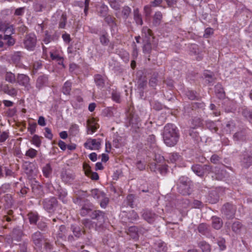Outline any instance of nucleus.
<instances>
[{"label": "nucleus", "mask_w": 252, "mask_h": 252, "mask_svg": "<svg viewBox=\"0 0 252 252\" xmlns=\"http://www.w3.org/2000/svg\"><path fill=\"white\" fill-rule=\"evenodd\" d=\"M163 139L165 144L169 147L174 146L177 144L179 139V134L175 125L168 124L164 126Z\"/></svg>", "instance_id": "1"}, {"label": "nucleus", "mask_w": 252, "mask_h": 252, "mask_svg": "<svg viewBox=\"0 0 252 252\" xmlns=\"http://www.w3.org/2000/svg\"><path fill=\"white\" fill-rule=\"evenodd\" d=\"M93 206L92 204H85L80 210V215L82 216H90L92 219H97L100 222L104 221V213L99 211H93Z\"/></svg>", "instance_id": "2"}, {"label": "nucleus", "mask_w": 252, "mask_h": 252, "mask_svg": "<svg viewBox=\"0 0 252 252\" xmlns=\"http://www.w3.org/2000/svg\"><path fill=\"white\" fill-rule=\"evenodd\" d=\"M179 191L183 195L189 194V179L182 176L179 180Z\"/></svg>", "instance_id": "3"}, {"label": "nucleus", "mask_w": 252, "mask_h": 252, "mask_svg": "<svg viewBox=\"0 0 252 252\" xmlns=\"http://www.w3.org/2000/svg\"><path fill=\"white\" fill-rule=\"evenodd\" d=\"M191 169L195 174L200 177L212 171V167L209 165L203 166L199 164L194 165L192 166Z\"/></svg>", "instance_id": "4"}, {"label": "nucleus", "mask_w": 252, "mask_h": 252, "mask_svg": "<svg viewBox=\"0 0 252 252\" xmlns=\"http://www.w3.org/2000/svg\"><path fill=\"white\" fill-rule=\"evenodd\" d=\"M36 37L34 34L30 33L25 37L24 44L25 47L28 50L32 51L35 47Z\"/></svg>", "instance_id": "5"}, {"label": "nucleus", "mask_w": 252, "mask_h": 252, "mask_svg": "<svg viewBox=\"0 0 252 252\" xmlns=\"http://www.w3.org/2000/svg\"><path fill=\"white\" fill-rule=\"evenodd\" d=\"M16 83H18L20 86L24 87L27 90H29L31 88L30 78L27 75L20 73L18 74Z\"/></svg>", "instance_id": "6"}, {"label": "nucleus", "mask_w": 252, "mask_h": 252, "mask_svg": "<svg viewBox=\"0 0 252 252\" xmlns=\"http://www.w3.org/2000/svg\"><path fill=\"white\" fill-rule=\"evenodd\" d=\"M101 141L100 139H88L84 143V147L88 149L96 150L99 149Z\"/></svg>", "instance_id": "7"}, {"label": "nucleus", "mask_w": 252, "mask_h": 252, "mask_svg": "<svg viewBox=\"0 0 252 252\" xmlns=\"http://www.w3.org/2000/svg\"><path fill=\"white\" fill-rule=\"evenodd\" d=\"M241 163L243 167L249 168L252 164V153L245 152L241 156Z\"/></svg>", "instance_id": "8"}, {"label": "nucleus", "mask_w": 252, "mask_h": 252, "mask_svg": "<svg viewBox=\"0 0 252 252\" xmlns=\"http://www.w3.org/2000/svg\"><path fill=\"white\" fill-rule=\"evenodd\" d=\"M57 203V199L55 197L45 199L43 202L44 208L48 212L53 210Z\"/></svg>", "instance_id": "9"}, {"label": "nucleus", "mask_w": 252, "mask_h": 252, "mask_svg": "<svg viewBox=\"0 0 252 252\" xmlns=\"http://www.w3.org/2000/svg\"><path fill=\"white\" fill-rule=\"evenodd\" d=\"M222 211L229 219L234 216L235 208L231 204L227 203L225 204L222 208Z\"/></svg>", "instance_id": "10"}, {"label": "nucleus", "mask_w": 252, "mask_h": 252, "mask_svg": "<svg viewBox=\"0 0 252 252\" xmlns=\"http://www.w3.org/2000/svg\"><path fill=\"white\" fill-rule=\"evenodd\" d=\"M98 128L97 124L95 122L94 118L88 120L87 121V133L88 134H93Z\"/></svg>", "instance_id": "11"}, {"label": "nucleus", "mask_w": 252, "mask_h": 252, "mask_svg": "<svg viewBox=\"0 0 252 252\" xmlns=\"http://www.w3.org/2000/svg\"><path fill=\"white\" fill-rule=\"evenodd\" d=\"M57 17L60 18L59 28L61 29H64L66 25V22L67 20V17L66 14L61 12H58L57 13L54 15L53 18Z\"/></svg>", "instance_id": "12"}, {"label": "nucleus", "mask_w": 252, "mask_h": 252, "mask_svg": "<svg viewBox=\"0 0 252 252\" xmlns=\"http://www.w3.org/2000/svg\"><path fill=\"white\" fill-rule=\"evenodd\" d=\"M142 217L147 222L151 223L154 221L157 215L151 211L146 210L144 211Z\"/></svg>", "instance_id": "13"}, {"label": "nucleus", "mask_w": 252, "mask_h": 252, "mask_svg": "<svg viewBox=\"0 0 252 252\" xmlns=\"http://www.w3.org/2000/svg\"><path fill=\"white\" fill-rule=\"evenodd\" d=\"M232 230L234 233L240 234L245 231V228L240 221L237 220L233 223Z\"/></svg>", "instance_id": "14"}, {"label": "nucleus", "mask_w": 252, "mask_h": 252, "mask_svg": "<svg viewBox=\"0 0 252 252\" xmlns=\"http://www.w3.org/2000/svg\"><path fill=\"white\" fill-rule=\"evenodd\" d=\"M22 56V53L21 52H15L11 56V60L16 66L20 68H22L24 66L23 64L20 63V59Z\"/></svg>", "instance_id": "15"}, {"label": "nucleus", "mask_w": 252, "mask_h": 252, "mask_svg": "<svg viewBox=\"0 0 252 252\" xmlns=\"http://www.w3.org/2000/svg\"><path fill=\"white\" fill-rule=\"evenodd\" d=\"M32 240L33 243L37 246L39 247L43 240V237L41 233L37 231L33 233L32 236Z\"/></svg>", "instance_id": "16"}, {"label": "nucleus", "mask_w": 252, "mask_h": 252, "mask_svg": "<svg viewBox=\"0 0 252 252\" xmlns=\"http://www.w3.org/2000/svg\"><path fill=\"white\" fill-rule=\"evenodd\" d=\"M147 140L150 147L153 149V152L155 153L158 152V148L157 145L156 136L153 134L150 135Z\"/></svg>", "instance_id": "17"}, {"label": "nucleus", "mask_w": 252, "mask_h": 252, "mask_svg": "<svg viewBox=\"0 0 252 252\" xmlns=\"http://www.w3.org/2000/svg\"><path fill=\"white\" fill-rule=\"evenodd\" d=\"M46 4L45 0H38L34 4V10L37 12L41 11L46 7Z\"/></svg>", "instance_id": "18"}, {"label": "nucleus", "mask_w": 252, "mask_h": 252, "mask_svg": "<svg viewBox=\"0 0 252 252\" xmlns=\"http://www.w3.org/2000/svg\"><path fill=\"white\" fill-rule=\"evenodd\" d=\"M50 57L52 60L56 61L59 64H63V59L56 51L51 50L50 51Z\"/></svg>", "instance_id": "19"}, {"label": "nucleus", "mask_w": 252, "mask_h": 252, "mask_svg": "<svg viewBox=\"0 0 252 252\" xmlns=\"http://www.w3.org/2000/svg\"><path fill=\"white\" fill-rule=\"evenodd\" d=\"M43 175L46 178L51 177L52 173V168L50 163L46 164L42 168Z\"/></svg>", "instance_id": "20"}, {"label": "nucleus", "mask_w": 252, "mask_h": 252, "mask_svg": "<svg viewBox=\"0 0 252 252\" xmlns=\"http://www.w3.org/2000/svg\"><path fill=\"white\" fill-rule=\"evenodd\" d=\"M5 80L10 83L14 84L16 82L17 76L11 72H7L5 75Z\"/></svg>", "instance_id": "21"}, {"label": "nucleus", "mask_w": 252, "mask_h": 252, "mask_svg": "<svg viewBox=\"0 0 252 252\" xmlns=\"http://www.w3.org/2000/svg\"><path fill=\"white\" fill-rule=\"evenodd\" d=\"M222 225V222L221 219L218 217L212 218V226L216 229H220Z\"/></svg>", "instance_id": "22"}, {"label": "nucleus", "mask_w": 252, "mask_h": 252, "mask_svg": "<svg viewBox=\"0 0 252 252\" xmlns=\"http://www.w3.org/2000/svg\"><path fill=\"white\" fill-rule=\"evenodd\" d=\"M59 199L63 202L65 203L67 201L66 197L67 195L66 191L62 188L59 189L57 190Z\"/></svg>", "instance_id": "23"}, {"label": "nucleus", "mask_w": 252, "mask_h": 252, "mask_svg": "<svg viewBox=\"0 0 252 252\" xmlns=\"http://www.w3.org/2000/svg\"><path fill=\"white\" fill-rule=\"evenodd\" d=\"M96 10L97 12L99 13L100 15L102 16H104L107 13L108 10V7L107 5L102 3L97 6Z\"/></svg>", "instance_id": "24"}, {"label": "nucleus", "mask_w": 252, "mask_h": 252, "mask_svg": "<svg viewBox=\"0 0 252 252\" xmlns=\"http://www.w3.org/2000/svg\"><path fill=\"white\" fill-rule=\"evenodd\" d=\"M198 230L199 233L204 235H207L209 233L208 226L205 223H201L198 226Z\"/></svg>", "instance_id": "25"}, {"label": "nucleus", "mask_w": 252, "mask_h": 252, "mask_svg": "<svg viewBox=\"0 0 252 252\" xmlns=\"http://www.w3.org/2000/svg\"><path fill=\"white\" fill-rule=\"evenodd\" d=\"M134 13V19L137 24L142 25L143 24V21L141 15L139 12L138 8L135 9L133 11Z\"/></svg>", "instance_id": "26"}, {"label": "nucleus", "mask_w": 252, "mask_h": 252, "mask_svg": "<svg viewBox=\"0 0 252 252\" xmlns=\"http://www.w3.org/2000/svg\"><path fill=\"white\" fill-rule=\"evenodd\" d=\"M13 28L12 26L7 27L4 23L0 22V31L5 32L8 33L9 32L13 33Z\"/></svg>", "instance_id": "27"}, {"label": "nucleus", "mask_w": 252, "mask_h": 252, "mask_svg": "<svg viewBox=\"0 0 252 252\" xmlns=\"http://www.w3.org/2000/svg\"><path fill=\"white\" fill-rule=\"evenodd\" d=\"M71 89V83L68 81L65 82L62 89L63 94H69Z\"/></svg>", "instance_id": "28"}, {"label": "nucleus", "mask_w": 252, "mask_h": 252, "mask_svg": "<svg viewBox=\"0 0 252 252\" xmlns=\"http://www.w3.org/2000/svg\"><path fill=\"white\" fill-rule=\"evenodd\" d=\"M94 81L96 85L99 87L102 88L104 84V79L103 77L99 74H97L94 76Z\"/></svg>", "instance_id": "29"}, {"label": "nucleus", "mask_w": 252, "mask_h": 252, "mask_svg": "<svg viewBox=\"0 0 252 252\" xmlns=\"http://www.w3.org/2000/svg\"><path fill=\"white\" fill-rule=\"evenodd\" d=\"M198 246L203 252H210L211 251L210 246L205 241L200 242Z\"/></svg>", "instance_id": "30"}, {"label": "nucleus", "mask_w": 252, "mask_h": 252, "mask_svg": "<svg viewBox=\"0 0 252 252\" xmlns=\"http://www.w3.org/2000/svg\"><path fill=\"white\" fill-rule=\"evenodd\" d=\"M23 235L22 231L19 228H15L12 232V237L13 239L17 241H19Z\"/></svg>", "instance_id": "31"}, {"label": "nucleus", "mask_w": 252, "mask_h": 252, "mask_svg": "<svg viewBox=\"0 0 252 252\" xmlns=\"http://www.w3.org/2000/svg\"><path fill=\"white\" fill-rule=\"evenodd\" d=\"M69 132L73 136H76L79 132V126L77 124H72L69 128Z\"/></svg>", "instance_id": "32"}, {"label": "nucleus", "mask_w": 252, "mask_h": 252, "mask_svg": "<svg viewBox=\"0 0 252 252\" xmlns=\"http://www.w3.org/2000/svg\"><path fill=\"white\" fill-rule=\"evenodd\" d=\"M28 219L31 224H35L38 220V215L36 213H29L28 214Z\"/></svg>", "instance_id": "33"}, {"label": "nucleus", "mask_w": 252, "mask_h": 252, "mask_svg": "<svg viewBox=\"0 0 252 252\" xmlns=\"http://www.w3.org/2000/svg\"><path fill=\"white\" fill-rule=\"evenodd\" d=\"M168 160L174 163L177 161L180 158V156L177 153L169 154L167 157Z\"/></svg>", "instance_id": "34"}, {"label": "nucleus", "mask_w": 252, "mask_h": 252, "mask_svg": "<svg viewBox=\"0 0 252 252\" xmlns=\"http://www.w3.org/2000/svg\"><path fill=\"white\" fill-rule=\"evenodd\" d=\"M115 18L110 15L106 16L105 20L112 29L116 27V24L115 22Z\"/></svg>", "instance_id": "35"}, {"label": "nucleus", "mask_w": 252, "mask_h": 252, "mask_svg": "<svg viewBox=\"0 0 252 252\" xmlns=\"http://www.w3.org/2000/svg\"><path fill=\"white\" fill-rule=\"evenodd\" d=\"M46 79L44 76H39L36 83V87L39 89H41L46 83Z\"/></svg>", "instance_id": "36"}, {"label": "nucleus", "mask_w": 252, "mask_h": 252, "mask_svg": "<svg viewBox=\"0 0 252 252\" xmlns=\"http://www.w3.org/2000/svg\"><path fill=\"white\" fill-rule=\"evenodd\" d=\"M242 115L245 117L251 123H252V112L247 109H244L242 112Z\"/></svg>", "instance_id": "37"}, {"label": "nucleus", "mask_w": 252, "mask_h": 252, "mask_svg": "<svg viewBox=\"0 0 252 252\" xmlns=\"http://www.w3.org/2000/svg\"><path fill=\"white\" fill-rule=\"evenodd\" d=\"M37 155V151L33 148L29 149L26 153V156L31 158H34Z\"/></svg>", "instance_id": "38"}, {"label": "nucleus", "mask_w": 252, "mask_h": 252, "mask_svg": "<svg viewBox=\"0 0 252 252\" xmlns=\"http://www.w3.org/2000/svg\"><path fill=\"white\" fill-rule=\"evenodd\" d=\"M3 40L6 41V44L9 46L13 45L15 43V39L10 35H5L3 37Z\"/></svg>", "instance_id": "39"}, {"label": "nucleus", "mask_w": 252, "mask_h": 252, "mask_svg": "<svg viewBox=\"0 0 252 252\" xmlns=\"http://www.w3.org/2000/svg\"><path fill=\"white\" fill-rule=\"evenodd\" d=\"M4 92L10 96H14L16 95L17 94V89L13 87H8L7 88L4 89Z\"/></svg>", "instance_id": "40"}, {"label": "nucleus", "mask_w": 252, "mask_h": 252, "mask_svg": "<svg viewBox=\"0 0 252 252\" xmlns=\"http://www.w3.org/2000/svg\"><path fill=\"white\" fill-rule=\"evenodd\" d=\"M206 126L208 128L211 130L212 132H216L218 130V128L216 124L212 121H208L206 123Z\"/></svg>", "instance_id": "41"}, {"label": "nucleus", "mask_w": 252, "mask_h": 252, "mask_svg": "<svg viewBox=\"0 0 252 252\" xmlns=\"http://www.w3.org/2000/svg\"><path fill=\"white\" fill-rule=\"evenodd\" d=\"M72 229L74 235L77 237H79L83 232L80 228L77 226L72 225Z\"/></svg>", "instance_id": "42"}, {"label": "nucleus", "mask_w": 252, "mask_h": 252, "mask_svg": "<svg viewBox=\"0 0 252 252\" xmlns=\"http://www.w3.org/2000/svg\"><path fill=\"white\" fill-rule=\"evenodd\" d=\"M110 6L112 8L115 10H118L120 8V0H108Z\"/></svg>", "instance_id": "43"}, {"label": "nucleus", "mask_w": 252, "mask_h": 252, "mask_svg": "<svg viewBox=\"0 0 252 252\" xmlns=\"http://www.w3.org/2000/svg\"><path fill=\"white\" fill-rule=\"evenodd\" d=\"M66 228L64 225H62L59 227V231L58 233V237L63 239L65 237Z\"/></svg>", "instance_id": "44"}, {"label": "nucleus", "mask_w": 252, "mask_h": 252, "mask_svg": "<svg viewBox=\"0 0 252 252\" xmlns=\"http://www.w3.org/2000/svg\"><path fill=\"white\" fill-rule=\"evenodd\" d=\"M85 173L87 176L90 177L92 180H97L99 178L98 175L96 172H92L88 170H86Z\"/></svg>", "instance_id": "45"}, {"label": "nucleus", "mask_w": 252, "mask_h": 252, "mask_svg": "<svg viewBox=\"0 0 252 252\" xmlns=\"http://www.w3.org/2000/svg\"><path fill=\"white\" fill-rule=\"evenodd\" d=\"M32 142L33 145L39 147L41 143L40 137L37 135H34L32 138Z\"/></svg>", "instance_id": "46"}, {"label": "nucleus", "mask_w": 252, "mask_h": 252, "mask_svg": "<svg viewBox=\"0 0 252 252\" xmlns=\"http://www.w3.org/2000/svg\"><path fill=\"white\" fill-rule=\"evenodd\" d=\"M158 252H165L167 249L166 244L164 243H159L158 246L156 249Z\"/></svg>", "instance_id": "47"}, {"label": "nucleus", "mask_w": 252, "mask_h": 252, "mask_svg": "<svg viewBox=\"0 0 252 252\" xmlns=\"http://www.w3.org/2000/svg\"><path fill=\"white\" fill-rule=\"evenodd\" d=\"M131 12V9L128 6H125L122 10V14L124 19H127Z\"/></svg>", "instance_id": "48"}, {"label": "nucleus", "mask_w": 252, "mask_h": 252, "mask_svg": "<svg viewBox=\"0 0 252 252\" xmlns=\"http://www.w3.org/2000/svg\"><path fill=\"white\" fill-rule=\"evenodd\" d=\"M100 41L102 44L104 45H107L109 41L108 38V34L107 33L103 34L100 37Z\"/></svg>", "instance_id": "49"}, {"label": "nucleus", "mask_w": 252, "mask_h": 252, "mask_svg": "<svg viewBox=\"0 0 252 252\" xmlns=\"http://www.w3.org/2000/svg\"><path fill=\"white\" fill-rule=\"evenodd\" d=\"M162 18V14L160 12H157L154 15V22L156 24H159Z\"/></svg>", "instance_id": "50"}, {"label": "nucleus", "mask_w": 252, "mask_h": 252, "mask_svg": "<svg viewBox=\"0 0 252 252\" xmlns=\"http://www.w3.org/2000/svg\"><path fill=\"white\" fill-rule=\"evenodd\" d=\"M112 97L114 101L116 102L119 103L120 102V94L117 91H113L112 93Z\"/></svg>", "instance_id": "51"}, {"label": "nucleus", "mask_w": 252, "mask_h": 252, "mask_svg": "<svg viewBox=\"0 0 252 252\" xmlns=\"http://www.w3.org/2000/svg\"><path fill=\"white\" fill-rule=\"evenodd\" d=\"M234 127V124L233 122L232 121H229L226 125V126L224 128V129L227 132L230 133L232 130H233Z\"/></svg>", "instance_id": "52"}, {"label": "nucleus", "mask_w": 252, "mask_h": 252, "mask_svg": "<svg viewBox=\"0 0 252 252\" xmlns=\"http://www.w3.org/2000/svg\"><path fill=\"white\" fill-rule=\"evenodd\" d=\"M128 217L131 220H134L138 219V215L134 211L132 210L129 212Z\"/></svg>", "instance_id": "53"}, {"label": "nucleus", "mask_w": 252, "mask_h": 252, "mask_svg": "<svg viewBox=\"0 0 252 252\" xmlns=\"http://www.w3.org/2000/svg\"><path fill=\"white\" fill-rule=\"evenodd\" d=\"M36 127V123H30L28 128V131L31 133L33 134L35 132Z\"/></svg>", "instance_id": "54"}, {"label": "nucleus", "mask_w": 252, "mask_h": 252, "mask_svg": "<svg viewBox=\"0 0 252 252\" xmlns=\"http://www.w3.org/2000/svg\"><path fill=\"white\" fill-rule=\"evenodd\" d=\"M83 223L85 227L91 228L94 227V223L89 219H85L83 220Z\"/></svg>", "instance_id": "55"}, {"label": "nucleus", "mask_w": 252, "mask_h": 252, "mask_svg": "<svg viewBox=\"0 0 252 252\" xmlns=\"http://www.w3.org/2000/svg\"><path fill=\"white\" fill-rule=\"evenodd\" d=\"M44 136L45 137L49 139H52L53 138V135L52 134L51 130L48 127H46L45 128Z\"/></svg>", "instance_id": "56"}, {"label": "nucleus", "mask_w": 252, "mask_h": 252, "mask_svg": "<svg viewBox=\"0 0 252 252\" xmlns=\"http://www.w3.org/2000/svg\"><path fill=\"white\" fill-rule=\"evenodd\" d=\"M142 34H145V37L148 38L152 35V31L149 29L145 27L142 30Z\"/></svg>", "instance_id": "57"}, {"label": "nucleus", "mask_w": 252, "mask_h": 252, "mask_svg": "<svg viewBox=\"0 0 252 252\" xmlns=\"http://www.w3.org/2000/svg\"><path fill=\"white\" fill-rule=\"evenodd\" d=\"M192 207L194 208H200L202 206V203L197 200H194L192 203Z\"/></svg>", "instance_id": "58"}, {"label": "nucleus", "mask_w": 252, "mask_h": 252, "mask_svg": "<svg viewBox=\"0 0 252 252\" xmlns=\"http://www.w3.org/2000/svg\"><path fill=\"white\" fill-rule=\"evenodd\" d=\"M187 95L189 99L193 100L196 97V93L192 91H189L187 93Z\"/></svg>", "instance_id": "59"}, {"label": "nucleus", "mask_w": 252, "mask_h": 252, "mask_svg": "<svg viewBox=\"0 0 252 252\" xmlns=\"http://www.w3.org/2000/svg\"><path fill=\"white\" fill-rule=\"evenodd\" d=\"M8 137V133L6 131L2 132L0 135V142L5 141Z\"/></svg>", "instance_id": "60"}, {"label": "nucleus", "mask_w": 252, "mask_h": 252, "mask_svg": "<svg viewBox=\"0 0 252 252\" xmlns=\"http://www.w3.org/2000/svg\"><path fill=\"white\" fill-rule=\"evenodd\" d=\"M218 244L221 250H223L225 249V240L223 238H220L218 242Z\"/></svg>", "instance_id": "61"}, {"label": "nucleus", "mask_w": 252, "mask_h": 252, "mask_svg": "<svg viewBox=\"0 0 252 252\" xmlns=\"http://www.w3.org/2000/svg\"><path fill=\"white\" fill-rule=\"evenodd\" d=\"M220 158L217 155H213L211 158V161L212 163L217 164L219 162Z\"/></svg>", "instance_id": "62"}, {"label": "nucleus", "mask_w": 252, "mask_h": 252, "mask_svg": "<svg viewBox=\"0 0 252 252\" xmlns=\"http://www.w3.org/2000/svg\"><path fill=\"white\" fill-rule=\"evenodd\" d=\"M151 45L150 42H147L143 47V51L145 53H149L151 50Z\"/></svg>", "instance_id": "63"}, {"label": "nucleus", "mask_w": 252, "mask_h": 252, "mask_svg": "<svg viewBox=\"0 0 252 252\" xmlns=\"http://www.w3.org/2000/svg\"><path fill=\"white\" fill-rule=\"evenodd\" d=\"M38 124L42 126L46 125L45 119L44 117L40 116L38 120Z\"/></svg>", "instance_id": "64"}]
</instances>
